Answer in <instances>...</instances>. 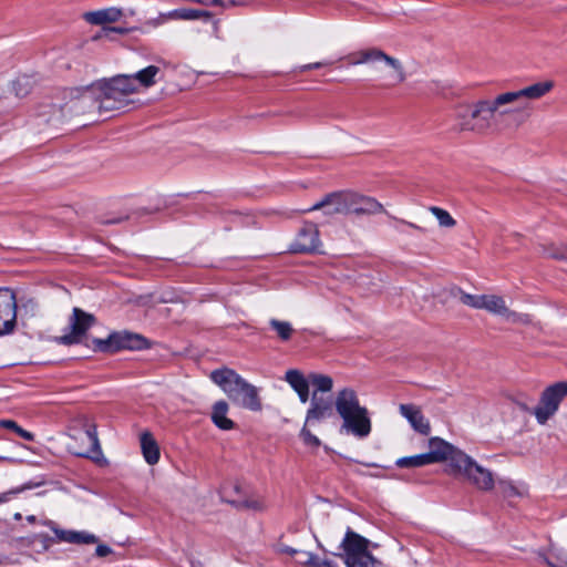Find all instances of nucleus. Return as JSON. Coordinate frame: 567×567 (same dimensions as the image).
<instances>
[{"label": "nucleus", "instance_id": "obj_6", "mask_svg": "<svg viewBox=\"0 0 567 567\" xmlns=\"http://www.w3.org/2000/svg\"><path fill=\"white\" fill-rule=\"evenodd\" d=\"M95 351L114 353L121 350H143L150 348L148 340L135 332L127 330L116 331L109 334L106 339H93Z\"/></svg>", "mask_w": 567, "mask_h": 567}, {"label": "nucleus", "instance_id": "obj_21", "mask_svg": "<svg viewBox=\"0 0 567 567\" xmlns=\"http://www.w3.org/2000/svg\"><path fill=\"white\" fill-rule=\"evenodd\" d=\"M122 17V11L116 8H107L97 11L86 12L84 19L91 24H104L117 21Z\"/></svg>", "mask_w": 567, "mask_h": 567}, {"label": "nucleus", "instance_id": "obj_48", "mask_svg": "<svg viewBox=\"0 0 567 567\" xmlns=\"http://www.w3.org/2000/svg\"><path fill=\"white\" fill-rule=\"evenodd\" d=\"M297 394L299 396V400L302 403H306L309 400V388H307V389H305L302 391L297 392Z\"/></svg>", "mask_w": 567, "mask_h": 567}, {"label": "nucleus", "instance_id": "obj_50", "mask_svg": "<svg viewBox=\"0 0 567 567\" xmlns=\"http://www.w3.org/2000/svg\"><path fill=\"white\" fill-rule=\"evenodd\" d=\"M150 24L157 27L163 23V19H161V16L152 21L148 22Z\"/></svg>", "mask_w": 567, "mask_h": 567}, {"label": "nucleus", "instance_id": "obj_35", "mask_svg": "<svg viewBox=\"0 0 567 567\" xmlns=\"http://www.w3.org/2000/svg\"><path fill=\"white\" fill-rule=\"evenodd\" d=\"M429 210L435 216L440 226L451 228L456 225V220L447 210L436 206H431Z\"/></svg>", "mask_w": 567, "mask_h": 567}, {"label": "nucleus", "instance_id": "obj_20", "mask_svg": "<svg viewBox=\"0 0 567 567\" xmlns=\"http://www.w3.org/2000/svg\"><path fill=\"white\" fill-rule=\"evenodd\" d=\"M141 449L145 461L150 465H154L159 461V447L151 432L141 434Z\"/></svg>", "mask_w": 567, "mask_h": 567}, {"label": "nucleus", "instance_id": "obj_15", "mask_svg": "<svg viewBox=\"0 0 567 567\" xmlns=\"http://www.w3.org/2000/svg\"><path fill=\"white\" fill-rule=\"evenodd\" d=\"M319 209H323L324 214L330 216L337 214L348 215L347 192L331 193L305 212Z\"/></svg>", "mask_w": 567, "mask_h": 567}, {"label": "nucleus", "instance_id": "obj_47", "mask_svg": "<svg viewBox=\"0 0 567 567\" xmlns=\"http://www.w3.org/2000/svg\"><path fill=\"white\" fill-rule=\"evenodd\" d=\"M176 13H179V9L169 11L167 13H161V19H163V22H165L166 20H169V19L178 20V17L175 16Z\"/></svg>", "mask_w": 567, "mask_h": 567}, {"label": "nucleus", "instance_id": "obj_41", "mask_svg": "<svg viewBox=\"0 0 567 567\" xmlns=\"http://www.w3.org/2000/svg\"><path fill=\"white\" fill-rule=\"evenodd\" d=\"M508 321L514 323H523L529 324L532 322V318L529 315L517 313L507 308V312L503 315Z\"/></svg>", "mask_w": 567, "mask_h": 567}, {"label": "nucleus", "instance_id": "obj_42", "mask_svg": "<svg viewBox=\"0 0 567 567\" xmlns=\"http://www.w3.org/2000/svg\"><path fill=\"white\" fill-rule=\"evenodd\" d=\"M544 255L555 259L567 258V247H554L544 248Z\"/></svg>", "mask_w": 567, "mask_h": 567}, {"label": "nucleus", "instance_id": "obj_13", "mask_svg": "<svg viewBox=\"0 0 567 567\" xmlns=\"http://www.w3.org/2000/svg\"><path fill=\"white\" fill-rule=\"evenodd\" d=\"M429 447L430 451L424 453L429 464L449 461L453 471H455L456 462L454 458L456 457V454L464 453L440 437H432L429 442Z\"/></svg>", "mask_w": 567, "mask_h": 567}, {"label": "nucleus", "instance_id": "obj_44", "mask_svg": "<svg viewBox=\"0 0 567 567\" xmlns=\"http://www.w3.org/2000/svg\"><path fill=\"white\" fill-rule=\"evenodd\" d=\"M310 567H338V565L329 559H321L320 557L313 555V559Z\"/></svg>", "mask_w": 567, "mask_h": 567}, {"label": "nucleus", "instance_id": "obj_23", "mask_svg": "<svg viewBox=\"0 0 567 567\" xmlns=\"http://www.w3.org/2000/svg\"><path fill=\"white\" fill-rule=\"evenodd\" d=\"M59 539L71 544H94L97 538L93 534L72 530H55Z\"/></svg>", "mask_w": 567, "mask_h": 567}, {"label": "nucleus", "instance_id": "obj_49", "mask_svg": "<svg viewBox=\"0 0 567 567\" xmlns=\"http://www.w3.org/2000/svg\"><path fill=\"white\" fill-rule=\"evenodd\" d=\"M323 65V63L321 62H315V63H310V64H306L303 66H301V71H308V70H312V69H319Z\"/></svg>", "mask_w": 567, "mask_h": 567}, {"label": "nucleus", "instance_id": "obj_27", "mask_svg": "<svg viewBox=\"0 0 567 567\" xmlns=\"http://www.w3.org/2000/svg\"><path fill=\"white\" fill-rule=\"evenodd\" d=\"M285 380L289 383V385L296 391H302L309 388V380L305 378V375L299 370H288L285 375Z\"/></svg>", "mask_w": 567, "mask_h": 567}, {"label": "nucleus", "instance_id": "obj_28", "mask_svg": "<svg viewBox=\"0 0 567 567\" xmlns=\"http://www.w3.org/2000/svg\"><path fill=\"white\" fill-rule=\"evenodd\" d=\"M526 110H527V105L522 106V107H516V109L507 107V105L499 106V110L497 111L496 116L497 115H499V116H505V115L511 116L516 122L517 125H520L529 116V114L526 113Z\"/></svg>", "mask_w": 567, "mask_h": 567}, {"label": "nucleus", "instance_id": "obj_24", "mask_svg": "<svg viewBox=\"0 0 567 567\" xmlns=\"http://www.w3.org/2000/svg\"><path fill=\"white\" fill-rule=\"evenodd\" d=\"M539 556L548 567H567V554L554 546L539 551Z\"/></svg>", "mask_w": 567, "mask_h": 567}, {"label": "nucleus", "instance_id": "obj_4", "mask_svg": "<svg viewBox=\"0 0 567 567\" xmlns=\"http://www.w3.org/2000/svg\"><path fill=\"white\" fill-rule=\"evenodd\" d=\"M209 378L234 404L250 411L261 410L262 405L257 388L235 370L226 367L216 369L210 372Z\"/></svg>", "mask_w": 567, "mask_h": 567}, {"label": "nucleus", "instance_id": "obj_43", "mask_svg": "<svg viewBox=\"0 0 567 567\" xmlns=\"http://www.w3.org/2000/svg\"><path fill=\"white\" fill-rule=\"evenodd\" d=\"M313 559V554L309 551H299L297 555V563L305 565L307 567L311 566Z\"/></svg>", "mask_w": 567, "mask_h": 567}, {"label": "nucleus", "instance_id": "obj_51", "mask_svg": "<svg viewBox=\"0 0 567 567\" xmlns=\"http://www.w3.org/2000/svg\"><path fill=\"white\" fill-rule=\"evenodd\" d=\"M105 31H111V32H118V33H124L125 30L124 29H121V28H107V29H104Z\"/></svg>", "mask_w": 567, "mask_h": 567}, {"label": "nucleus", "instance_id": "obj_16", "mask_svg": "<svg viewBox=\"0 0 567 567\" xmlns=\"http://www.w3.org/2000/svg\"><path fill=\"white\" fill-rule=\"evenodd\" d=\"M333 402L317 395V391L312 393L310 408L306 414V425H311L333 415Z\"/></svg>", "mask_w": 567, "mask_h": 567}, {"label": "nucleus", "instance_id": "obj_8", "mask_svg": "<svg viewBox=\"0 0 567 567\" xmlns=\"http://www.w3.org/2000/svg\"><path fill=\"white\" fill-rule=\"evenodd\" d=\"M455 471L462 474L472 485L480 491H491L495 485L493 473L477 464L471 456L465 453L456 454L454 458Z\"/></svg>", "mask_w": 567, "mask_h": 567}, {"label": "nucleus", "instance_id": "obj_9", "mask_svg": "<svg viewBox=\"0 0 567 567\" xmlns=\"http://www.w3.org/2000/svg\"><path fill=\"white\" fill-rule=\"evenodd\" d=\"M567 396V381L556 382L547 386L540 394L534 415L539 424H545L559 409Z\"/></svg>", "mask_w": 567, "mask_h": 567}, {"label": "nucleus", "instance_id": "obj_29", "mask_svg": "<svg viewBox=\"0 0 567 567\" xmlns=\"http://www.w3.org/2000/svg\"><path fill=\"white\" fill-rule=\"evenodd\" d=\"M344 564L347 567H375L378 560L369 551L355 555L354 557H348L344 559Z\"/></svg>", "mask_w": 567, "mask_h": 567}, {"label": "nucleus", "instance_id": "obj_34", "mask_svg": "<svg viewBox=\"0 0 567 567\" xmlns=\"http://www.w3.org/2000/svg\"><path fill=\"white\" fill-rule=\"evenodd\" d=\"M270 327L276 331L277 336L282 340L287 341L293 333V328L288 321H280L278 319H271L269 321Z\"/></svg>", "mask_w": 567, "mask_h": 567}, {"label": "nucleus", "instance_id": "obj_39", "mask_svg": "<svg viewBox=\"0 0 567 567\" xmlns=\"http://www.w3.org/2000/svg\"><path fill=\"white\" fill-rule=\"evenodd\" d=\"M498 487L504 497L522 496V492L511 481L501 480Z\"/></svg>", "mask_w": 567, "mask_h": 567}, {"label": "nucleus", "instance_id": "obj_26", "mask_svg": "<svg viewBox=\"0 0 567 567\" xmlns=\"http://www.w3.org/2000/svg\"><path fill=\"white\" fill-rule=\"evenodd\" d=\"M113 82L117 86L116 90L121 91V93L128 99L130 95L137 93V84L135 83L134 78L128 74H117L112 78Z\"/></svg>", "mask_w": 567, "mask_h": 567}, {"label": "nucleus", "instance_id": "obj_18", "mask_svg": "<svg viewBox=\"0 0 567 567\" xmlns=\"http://www.w3.org/2000/svg\"><path fill=\"white\" fill-rule=\"evenodd\" d=\"M369 540L361 535L348 529L346 536L341 543V547L344 550L343 555H339L343 559L348 557H354L355 555H361L364 553H369L368 550Z\"/></svg>", "mask_w": 567, "mask_h": 567}, {"label": "nucleus", "instance_id": "obj_46", "mask_svg": "<svg viewBox=\"0 0 567 567\" xmlns=\"http://www.w3.org/2000/svg\"><path fill=\"white\" fill-rule=\"evenodd\" d=\"M111 551L112 549L106 545H97V547L95 548V554L99 557H105L109 554H111Z\"/></svg>", "mask_w": 567, "mask_h": 567}, {"label": "nucleus", "instance_id": "obj_55", "mask_svg": "<svg viewBox=\"0 0 567 567\" xmlns=\"http://www.w3.org/2000/svg\"><path fill=\"white\" fill-rule=\"evenodd\" d=\"M14 518H16V519H21V514H20V513H17V514L14 515Z\"/></svg>", "mask_w": 567, "mask_h": 567}, {"label": "nucleus", "instance_id": "obj_5", "mask_svg": "<svg viewBox=\"0 0 567 567\" xmlns=\"http://www.w3.org/2000/svg\"><path fill=\"white\" fill-rule=\"evenodd\" d=\"M351 64H371L374 65L377 63H383L385 68L389 69L388 73H382L381 69L374 66L373 69L381 73L382 79H386L390 81L391 85L399 84L405 81L406 74L404 71V66L402 62L378 48H369L365 50H360L352 55Z\"/></svg>", "mask_w": 567, "mask_h": 567}, {"label": "nucleus", "instance_id": "obj_11", "mask_svg": "<svg viewBox=\"0 0 567 567\" xmlns=\"http://www.w3.org/2000/svg\"><path fill=\"white\" fill-rule=\"evenodd\" d=\"M17 321V301L9 288H0V336L13 331Z\"/></svg>", "mask_w": 567, "mask_h": 567}, {"label": "nucleus", "instance_id": "obj_2", "mask_svg": "<svg viewBox=\"0 0 567 567\" xmlns=\"http://www.w3.org/2000/svg\"><path fill=\"white\" fill-rule=\"evenodd\" d=\"M333 405L336 412L342 419L341 431L359 439L367 437L371 433L369 411L360 404L358 394L353 389L343 388L339 390Z\"/></svg>", "mask_w": 567, "mask_h": 567}, {"label": "nucleus", "instance_id": "obj_52", "mask_svg": "<svg viewBox=\"0 0 567 567\" xmlns=\"http://www.w3.org/2000/svg\"><path fill=\"white\" fill-rule=\"evenodd\" d=\"M517 405H518L522 410H524V411H528V406H527V404H526V403H524V402H517Z\"/></svg>", "mask_w": 567, "mask_h": 567}, {"label": "nucleus", "instance_id": "obj_17", "mask_svg": "<svg viewBox=\"0 0 567 567\" xmlns=\"http://www.w3.org/2000/svg\"><path fill=\"white\" fill-rule=\"evenodd\" d=\"M400 413L411 424V426L419 433L427 435L431 431L429 421L424 417L421 409L414 404H400Z\"/></svg>", "mask_w": 567, "mask_h": 567}, {"label": "nucleus", "instance_id": "obj_22", "mask_svg": "<svg viewBox=\"0 0 567 567\" xmlns=\"http://www.w3.org/2000/svg\"><path fill=\"white\" fill-rule=\"evenodd\" d=\"M161 73V70L156 65H148L131 76L134 78L137 89L140 86L151 87L156 83V76Z\"/></svg>", "mask_w": 567, "mask_h": 567}, {"label": "nucleus", "instance_id": "obj_30", "mask_svg": "<svg viewBox=\"0 0 567 567\" xmlns=\"http://www.w3.org/2000/svg\"><path fill=\"white\" fill-rule=\"evenodd\" d=\"M12 92L19 99L25 97L32 90V81L29 76L22 75L12 81Z\"/></svg>", "mask_w": 567, "mask_h": 567}, {"label": "nucleus", "instance_id": "obj_7", "mask_svg": "<svg viewBox=\"0 0 567 567\" xmlns=\"http://www.w3.org/2000/svg\"><path fill=\"white\" fill-rule=\"evenodd\" d=\"M347 208L348 215L353 214L355 216H374L379 214H386L390 218L399 224L406 225L415 230L424 231V229L414 223L396 218L390 215L384 206L377 200L374 197L365 196L354 192H347Z\"/></svg>", "mask_w": 567, "mask_h": 567}, {"label": "nucleus", "instance_id": "obj_1", "mask_svg": "<svg viewBox=\"0 0 567 567\" xmlns=\"http://www.w3.org/2000/svg\"><path fill=\"white\" fill-rule=\"evenodd\" d=\"M116 89L117 86L111 78L100 80L83 90H71V96L80 94L75 96L78 101L71 106V109L74 107L85 112L95 107L100 113L102 111L123 109L130 103V100Z\"/></svg>", "mask_w": 567, "mask_h": 567}, {"label": "nucleus", "instance_id": "obj_53", "mask_svg": "<svg viewBox=\"0 0 567 567\" xmlns=\"http://www.w3.org/2000/svg\"><path fill=\"white\" fill-rule=\"evenodd\" d=\"M286 551H287L288 554H290V555H298V553H299L298 550L292 549V548H288V549H286Z\"/></svg>", "mask_w": 567, "mask_h": 567}, {"label": "nucleus", "instance_id": "obj_33", "mask_svg": "<svg viewBox=\"0 0 567 567\" xmlns=\"http://www.w3.org/2000/svg\"><path fill=\"white\" fill-rule=\"evenodd\" d=\"M310 383L320 392H329L332 390L333 380L329 375L311 373L309 375Z\"/></svg>", "mask_w": 567, "mask_h": 567}, {"label": "nucleus", "instance_id": "obj_54", "mask_svg": "<svg viewBox=\"0 0 567 567\" xmlns=\"http://www.w3.org/2000/svg\"><path fill=\"white\" fill-rule=\"evenodd\" d=\"M35 519H37V518H35V516H34V515H30V516H28V517H27V520H28L29 523H34V522H35Z\"/></svg>", "mask_w": 567, "mask_h": 567}, {"label": "nucleus", "instance_id": "obj_12", "mask_svg": "<svg viewBox=\"0 0 567 567\" xmlns=\"http://www.w3.org/2000/svg\"><path fill=\"white\" fill-rule=\"evenodd\" d=\"M320 246L319 230L313 223H305L290 246L292 252H312Z\"/></svg>", "mask_w": 567, "mask_h": 567}, {"label": "nucleus", "instance_id": "obj_31", "mask_svg": "<svg viewBox=\"0 0 567 567\" xmlns=\"http://www.w3.org/2000/svg\"><path fill=\"white\" fill-rule=\"evenodd\" d=\"M454 296L458 297L460 301L463 305H466L474 309H482L484 295H471L457 288L454 292Z\"/></svg>", "mask_w": 567, "mask_h": 567}, {"label": "nucleus", "instance_id": "obj_10", "mask_svg": "<svg viewBox=\"0 0 567 567\" xmlns=\"http://www.w3.org/2000/svg\"><path fill=\"white\" fill-rule=\"evenodd\" d=\"M95 323L93 315L83 311L80 308H73L69 319V326L62 336L55 337L58 344L73 346L82 342L89 329Z\"/></svg>", "mask_w": 567, "mask_h": 567}, {"label": "nucleus", "instance_id": "obj_36", "mask_svg": "<svg viewBox=\"0 0 567 567\" xmlns=\"http://www.w3.org/2000/svg\"><path fill=\"white\" fill-rule=\"evenodd\" d=\"M175 16L178 17V20H210L213 17V14L209 11L196 9H179V13H176Z\"/></svg>", "mask_w": 567, "mask_h": 567}, {"label": "nucleus", "instance_id": "obj_40", "mask_svg": "<svg viewBox=\"0 0 567 567\" xmlns=\"http://www.w3.org/2000/svg\"><path fill=\"white\" fill-rule=\"evenodd\" d=\"M300 437L302 439L303 443L308 446L319 447L321 444V441L310 432L308 425L306 424L300 431Z\"/></svg>", "mask_w": 567, "mask_h": 567}, {"label": "nucleus", "instance_id": "obj_56", "mask_svg": "<svg viewBox=\"0 0 567 567\" xmlns=\"http://www.w3.org/2000/svg\"><path fill=\"white\" fill-rule=\"evenodd\" d=\"M4 499V496H0V502H2Z\"/></svg>", "mask_w": 567, "mask_h": 567}, {"label": "nucleus", "instance_id": "obj_25", "mask_svg": "<svg viewBox=\"0 0 567 567\" xmlns=\"http://www.w3.org/2000/svg\"><path fill=\"white\" fill-rule=\"evenodd\" d=\"M482 309L502 317L507 312L505 300L496 295H484Z\"/></svg>", "mask_w": 567, "mask_h": 567}, {"label": "nucleus", "instance_id": "obj_19", "mask_svg": "<svg viewBox=\"0 0 567 567\" xmlns=\"http://www.w3.org/2000/svg\"><path fill=\"white\" fill-rule=\"evenodd\" d=\"M228 403L224 400L215 402L212 410V421L220 430L228 431L235 427V423L227 417Z\"/></svg>", "mask_w": 567, "mask_h": 567}, {"label": "nucleus", "instance_id": "obj_14", "mask_svg": "<svg viewBox=\"0 0 567 567\" xmlns=\"http://www.w3.org/2000/svg\"><path fill=\"white\" fill-rule=\"evenodd\" d=\"M554 87L551 81L537 82L518 91H511L502 93L505 105H509L522 99L538 100L546 95Z\"/></svg>", "mask_w": 567, "mask_h": 567}, {"label": "nucleus", "instance_id": "obj_3", "mask_svg": "<svg viewBox=\"0 0 567 567\" xmlns=\"http://www.w3.org/2000/svg\"><path fill=\"white\" fill-rule=\"evenodd\" d=\"M499 106H505L502 94L493 100H478L473 104L458 105L455 120L460 132L485 134L494 125Z\"/></svg>", "mask_w": 567, "mask_h": 567}, {"label": "nucleus", "instance_id": "obj_32", "mask_svg": "<svg viewBox=\"0 0 567 567\" xmlns=\"http://www.w3.org/2000/svg\"><path fill=\"white\" fill-rule=\"evenodd\" d=\"M395 465L400 468L422 467V466L429 465V461H427L425 454L423 453V454L404 456V457L398 458L395 462Z\"/></svg>", "mask_w": 567, "mask_h": 567}, {"label": "nucleus", "instance_id": "obj_37", "mask_svg": "<svg viewBox=\"0 0 567 567\" xmlns=\"http://www.w3.org/2000/svg\"><path fill=\"white\" fill-rule=\"evenodd\" d=\"M85 436L89 440V443L91 445L90 451L86 452H76V455L89 457L91 452H99L100 451V443L97 439V432L95 425H90L85 430Z\"/></svg>", "mask_w": 567, "mask_h": 567}, {"label": "nucleus", "instance_id": "obj_45", "mask_svg": "<svg viewBox=\"0 0 567 567\" xmlns=\"http://www.w3.org/2000/svg\"><path fill=\"white\" fill-rule=\"evenodd\" d=\"M243 505L246 508H250L254 511H261L265 507L262 501H260V499H248V501H245Z\"/></svg>", "mask_w": 567, "mask_h": 567}, {"label": "nucleus", "instance_id": "obj_38", "mask_svg": "<svg viewBox=\"0 0 567 567\" xmlns=\"http://www.w3.org/2000/svg\"><path fill=\"white\" fill-rule=\"evenodd\" d=\"M0 425L4 429L14 431L20 437H22L27 441L34 440V435L31 432L23 430L12 420H2V421H0Z\"/></svg>", "mask_w": 567, "mask_h": 567}]
</instances>
